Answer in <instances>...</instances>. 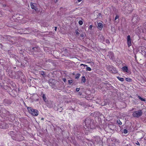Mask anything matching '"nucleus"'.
I'll return each instance as SVG.
<instances>
[{"label": "nucleus", "mask_w": 146, "mask_h": 146, "mask_svg": "<svg viewBox=\"0 0 146 146\" xmlns=\"http://www.w3.org/2000/svg\"><path fill=\"white\" fill-rule=\"evenodd\" d=\"M102 138L98 136H96L94 137L92 140L89 141V145L90 146H94L95 144L102 145Z\"/></svg>", "instance_id": "nucleus-1"}, {"label": "nucleus", "mask_w": 146, "mask_h": 146, "mask_svg": "<svg viewBox=\"0 0 146 146\" xmlns=\"http://www.w3.org/2000/svg\"><path fill=\"white\" fill-rule=\"evenodd\" d=\"M80 76V74L79 73H78L75 76V78L76 79H78Z\"/></svg>", "instance_id": "nucleus-22"}, {"label": "nucleus", "mask_w": 146, "mask_h": 146, "mask_svg": "<svg viewBox=\"0 0 146 146\" xmlns=\"http://www.w3.org/2000/svg\"><path fill=\"white\" fill-rule=\"evenodd\" d=\"M98 13V15H97V18H99L101 16H101V13H98V12H97Z\"/></svg>", "instance_id": "nucleus-31"}, {"label": "nucleus", "mask_w": 146, "mask_h": 146, "mask_svg": "<svg viewBox=\"0 0 146 146\" xmlns=\"http://www.w3.org/2000/svg\"><path fill=\"white\" fill-rule=\"evenodd\" d=\"M41 95L44 101L45 102H46L47 101V100L45 94L43 93V92H42Z\"/></svg>", "instance_id": "nucleus-15"}, {"label": "nucleus", "mask_w": 146, "mask_h": 146, "mask_svg": "<svg viewBox=\"0 0 146 146\" xmlns=\"http://www.w3.org/2000/svg\"><path fill=\"white\" fill-rule=\"evenodd\" d=\"M15 76H17L18 78H21V79L22 77H21V76L23 77L24 79H25L24 78L25 77V76L23 75V74L21 71H17L15 73Z\"/></svg>", "instance_id": "nucleus-6"}, {"label": "nucleus", "mask_w": 146, "mask_h": 146, "mask_svg": "<svg viewBox=\"0 0 146 146\" xmlns=\"http://www.w3.org/2000/svg\"><path fill=\"white\" fill-rule=\"evenodd\" d=\"M100 129L101 130H102L104 132H106L111 133H112V131H112L111 128H100Z\"/></svg>", "instance_id": "nucleus-10"}, {"label": "nucleus", "mask_w": 146, "mask_h": 146, "mask_svg": "<svg viewBox=\"0 0 146 146\" xmlns=\"http://www.w3.org/2000/svg\"><path fill=\"white\" fill-rule=\"evenodd\" d=\"M123 132L124 134H126L127 133L128 131L126 129H124L123 131Z\"/></svg>", "instance_id": "nucleus-29"}, {"label": "nucleus", "mask_w": 146, "mask_h": 146, "mask_svg": "<svg viewBox=\"0 0 146 146\" xmlns=\"http://www.w3.org/2000/svg\"><path fill=\"white\" fill-rule=\"evenodd\" d=\"M98 38L100 40V41L102 42L104 39V38L102 35H99L98 37Z\"/></svg>", "instance_id": "nucleus-13"}, {"label": "nucleus", "mask_w": 146, "mask_h": 146, "mask_svg": "<svg viewBox=\"0 0 146 146\" xmlns=\"http://www.w3.org/2000/svg\"><path fill=\"white\" fill-rule=\"evenodd\" d=\"M87 129H86V131H85V133L86 134H88V130L89 129V128H87Z\"/></svg>", "instance_id": "nucleus-27"}, {"label": "nucleus", "mask_w": 146, "mask_h": 146, "mask_svg": "<svg viewBox=\"0 0 146 146\" xmlns=\"http://www.w3.org/2000/svg\"><path fill=\"white\" fill-rule=\"evenodd\" d=\"M119 17L118 15H117L115 18V20H116L117 19H118Z\"/></svg>", "instance_id": "nucleus-38"}, {"label": "nucleus", "mask_w": 146, "mask_h": 146, "mask_svg": "<svg viewBox=\"0 0 146 146\" xmlns=\"http://www.w3.org/2000/svg\"><path fill=\"white\" fill-rule=\"evenodd\" d=\"M61 110H60L59 111L60 112H61L62 111V110H63V109H62V108H61Z\"/></svg>", "instance_id": "nucleus-50"}, {"label": "nucleus", "mask_w": 146, "mask_h": 146, "mask_svg": "<svg viewBox=\"0 0 146 146\" xmlns=\"http://www.w3.org/2000/svg\"><path fill=\"white\" fill-rule=\"evenodd\" d=\"M56 81L55 79H50L48 80V83L50 86H53L56 84Z\"/></svg>", "instance_id": "nucleus-7"}, {"label": "nucleus", "mask_w": 146, "mask_h": 146, "mask_svg": "<svg viewBox=\"0 0 146 146\" xmlns=\"http://www.w3.org/2000/svg\"><path fill=\"white\" fill-rule=\"evenodd\" d=\"M86 70L91 71V69L90 67H87V68H86Z\"/></svg>", "instance_id": "nucleus-32"}, {"label": "nucleus", "mask_w": 146, "mask_h": 146, "mask_svg": "<svg viewBox=\"0 0 146 146\" xmlns=\"http://www.w3.org/2000/svg\"><path fill=\"white\" fill-rule=\"evenodd\" d=\"M141 51H142V52H143L142 50H141Z\"/></svg>", "instance_id": "nucleus-64"}, {"label": "nucleus", "mask_w": 146, "mask_h": 146, "mask_svg": "<svg viewBox=\"0 0 146 146\" xmlns=\"http://www.w3.org/2000/svg\"><path fill=\"white\" fill-rule=\"evenodd\" d=\"M91 119L89 118L88 117L83 122V125L85 124V125L87 128H91Z\"/></svg>", "instance_id": "nucleus-3"}, {"label": "nucleus", "mask_w": 146, "mask_h": 146, "mask_svg": "<svg viewBox=\"0 0 146 146\" xmlns=\"http://www.w3.org/2000/svg\"><path fill=\"white\" fill-rule=\"evenodd\" d=\"M2 16V13L1 11H0V17Z\"/></svg>", "instance_id": "nucleus-45"}, {"label": "nucleus", "mask_w": 146, "mask_h": 146, "mask_svg": "<svg viewBox=\"0 0 146 146\" xmlns=\"http://www.w3.org/2000/svg\"><path fill=\"white\" fill-rule=\"evenodd\" d=\"M24 104L25 105V102H24Z\"/></svg>", "instance_id": "nucleus-59"}, {"label": "nucleus", "mask_w": 146, "mask_h": 146, "mask_svg": "<svg viewBox=\"0 0 146 146\" xmlns=\"http://www.w3.org/2000/svg\"><path fill=\"white\" fill-rule=\"evenodd\" d=\"M122 69L123 72H128V68L127 66H125L122 67Z\"/></svg>", "instance_id": "nucleus-19"}, {"label": "nucleus", "mask_w": 146, "mask_h": 146, "mask_svg": "<svg viewBox=\"0 0 146 146\" xmlns=\"http://www.w3.org/2000/svg\"><path fill=\"white\" fill-rule=\"evenodd\" d=\"M135 143L136 144L138 145H140V144L139 143V142L138 141H137V142Z\"/></svg>", "instance_id": "nucleus-40"}, {"label": "nucleus", "mask_w": 146, "mask_h": 146, "mask_svg": "<svg viewBox=\"0 0 146 146\" xmlns=\"http://www.w3.org/2000/svg\"><path fill=\"white\" fill-rule=\"evenodd\" d=\"M13 140H19V137H18V135H16V137L15 139H14L13 138H12Z\"/></svg>", "instance_id": "nucleus-30"}, {"label": "nucleus", "mask_w": 146, "mask_h": 146, "mask_svg": "<svg viewBox=\"0 0 146 146\" xmlns=\"http://www.w3.org/2000/svg\"><path fill=\"white\" fill-rule=\"evenodd\" d=\"M113 130H112V131H112V133L113 132Z\"/></svg>", "instance_id": "nucleus-56"}, {"label": "nucleus", "mask_w": 146, "mask_h": 146, "mask_svg": "<svg viewBox=\"0 0 146 146\" xmlns=\"http://www.w3.org/2000/svg\"><path fill=\"white\" fill-rule=\"evenodd\" d=\"M14 73L13 72V71L11 70V71H9V76H11V77H12V76H13V74Z\"/></svg>", "instance_id": "nucleus-21"}, {"label": "nucleus", "mask_w": 146, "mask_h": 146, "mask_svg": "<svg viewBox=\"0 0 146 146\" xmlns=\"http://www.w3.org/2000/svg\"><path fill=\"white\" fill-rule=\"evenodd\" d=\"M63 81L64 82H66V80L65 78H63Z\"/></svg>", "instance_id": "nucleus-41"}, {"label": "nucleus", "mask_w": 146, "mask_h": 146, "mask_svg": "<svg viewBox=\"0 0 146 146\" xmlns=\"http://www.w3.org/2000/svg\"><path fill=\"white\" fill-rule=\"evenodd\" d=\"M111 141L113 142V143H117L118 142L119 140L117 139H116L115 138L113 137L111 138Z\"/></svg>", "instance_id": "nucleus-18"}, {"label": "nucleus", "mask_w": 146, "mask_h": 146, "mask_svg": "<svg viewBox=\"0 0 146 146\" xmlns=\"http://www.w3.org/2000/svg\"><path fill=\"white\" fill-rule=\"evenodd\" d=\"M27 110L33 116H36L38 114V111L37 110L34 109L30 107H27Z\"/></svg>", "instance_id": "nucleus-2"}, {"label": "nucleus", "mask_w": 146, "mask_h": 146, "mask_svg": "<svg viewBox=\"0 0 146 146\" xmlns=\"http://www.w3.org/2000/svg\"><path fill=\"white\" fill-rule=\"evenodd\" d=\"M25 107H27H27H27V106L26 105V104H25Z\"/></svg>", "instance_id": "nucleus-57"}, {"label": "nucleus", "mask_w": 146, "mask_h": 146, "mask_svg": "<svg viewBox=\"0 0 146 146\" xmlns=\"http://www.w3.org/2000/svg\"><path fill=\"white\" fill-rule=\"evenodd\" d=\"M92 25H90L89 27V29H92Z\"/></svg>", "instance_id": "nucleus-44"}, {"label": "nucleus", "mask_w": 146, "mask_h": 146, "mask_svg": "<svg viewBox=\"0 0 146 146\" xmlns=\"http://www.w3.org/2000/svg\"><path fill=\"white\" fill-rule=\"evenodd\" d=\"M80 36L81 37H84V35L83 34H80Z\"/></svg>", "instance_id": "nucleus-43"}, {"label": "nucleus", "mask_w": 146, "mask_h": 146, "mask_svg": "<svg viewBox=\"0 0 146 146\" xmlns=\"http://www.w3.org/2000/svg\"><path fill=\"white\" fill-rule=\"evenodd\" d=\"M12 102L10 100L5 99L4 100V103L5 105L11 104Z\"/></svg>", "instance_id": "nucleus-12"}, {"label": "nucleus", "mask_w": 146, "mask_h": 146, "mask_svg": "<svg viewBox=\"0 0 146 146\" xmlns=\"http://www.w3.org/2000/svg\"><path fill=\"white\" fill-rule=\"evenodd\" d=\"M79 24L80 25H82L83 24V22L81 20H80L78 22Z\"/></svg>", "instance_id": "nucleus-28"}, {"label": "nucleus", "mask_w": 146, "mask_h": 146, "mask_svg": "<svg viewBox=\"0 0 146 146\" xmlns=\"http://www.w3.org/2000/svg\"><path fill=\"white\" fill-rule=\"evenodd\" d=\"M135 59H136V56H135Z\"/></svg>", "instance_id": "nucleus-60"}, {"label": "nucleus", "mask_w": 146, "mask_h": 146, "mask_svg": "<svg viewBox=\"0 0 146 146\" xmlns=\"http://www.w3.org/2000/svg\"><path fill=\"white\" fill-rule=\"evenodd\" d=\"M30 6L32 9H34L36 11V7L34 5L33 3H30Z\"/></svg>", "instance_id": "nucleus-17"}, {"label": "nucleus", "mask_w": 146, "mask_h": 146, "mask_svg": "<svg viewBox=\"0 0 146 146\" xmlns=\"http://www.w3.org/2000/svg\"><path fill=\"white\" fill-rule=\"evenodd\" d=\"M25 107H27H27H27V106L26 105V104H25Z\"/></svg>", "instance_id": "nucleus-58"}, {"label": "nucleus", "mask_w": 146, "mask_h": 146, "mask_svg": "<svg viewBox=\"0 0 146 146\" xmlns=\"http://www.w3.org/2000/svg\"><path fill=\"white\" fill-rule=\"evenodd\" d=\"M127 45L129 47L131 45V39L130 36V35H128L127 36Z\"/></svg>", "instance_id": "nucleus-11"}, {"label": "nucleus", "mask_w": 146, "mask_h": 146, "mask_svg": "<svg viewBox=\"0 0 146 146\" xmlns=\"http://www.w3.org/2000/svg\"><path fill=\"white\" fill-rule=\"evenodd\" d=\"M81 83H84L86 82V78L84 76H82L81 78Z\"/></svg>", "instance_id": "nucleus-20"}, {"label": "nucleus", "mask_w": 146, "mask_h": 146, "mask_svg": "<svg viewBox=\"0 0 146 146\" xmlns=\"http://www.w3.org/2000/svg\"><path fill=\"white\" fill-rule=\"evenodd\" d=\"M68 83L69 84H70L72 82V80H69L68 81Z\"/></svg>", "instance_id": "nucleus-34"}, {"label": "nucleus", "mask_w": 146, "mask_h": 146, "mask_svg": "<svg viewBox=\"0 0 146 146\" xmlns=\"http://www.w3.org/2000/svg\"><path fill=\"white\" fill-rule=\"evenodd\" d=\"M106 85L107 86H109L110 87H112V86H111V84H110L108 83H106Z\"/></svg>", "instance_id": "nucleus-35"}, {"label": "nucleus", "mask_w": 146, "mask_h": 146, "mask_svg": "<svg viewBox=\"0 0 146 146\" xmlns=\"http://www.w3.org/2000/svg\"><path fill=\"white\" fill-rule=\"evenodd\" d=\"M11 37L9 35H5L3 37V38L6 40H7L11 41Z\"/></svg>", "instance_id": "nucleus-14"}, {"label": "nucleus", "mask_w": 146, "mask_h": 146, "mask_svg": "<svg viewBox=\"0 0 146 146\" xmlns=\"http://www.w3.org/2000/svg\"><path fill=\"white\" fill-rule=\"evenodd\" d=\"M143 112L141 110L134 111L132 114V115L134 117L138 118L142 115Z\"/></svg>", "instance_id": "nucleus-4"}, {"label": "nucleus", "mask_w": 146, "mask_h": 146, "mask_svg": "<svg viewBox=\"0 0 146 146\" xmlns=\"http://www.w3.org/2000/svg\"><path fill=\"white\" fill-rule=\"evenodd\" d=\"M109 53V54H110L111 55V58H113V53H112V52H110Z\"/></svg>", "instance_id": "nucleus-33"}, {"label": "nucleus", "mask_w": 146, "mask_h": 146, "mask_svg": "<svg viewBox=\"0 0 146 146\" xmlns=\"http://www.w3.org/2000/svg\"><path fill=\"white\" fill-rule=\"evenodd\" d=\"M44 119V118H41V120H43Z\"/></svg>", "instance_id": "nucleus-55"}, {"label": "nucleus", "mask_w": 146, "mask_h": 146, "mask_svg": "<svg viewBox=\"0 0 146 146\" xmlns=\"http://www.w3.org/2000/svg\"><path fill=\"white\" fill-rule=\"evenodd\" d=\"M98 27L100 30H102V29L103 26V24L101 23H99L98 24Z\"/></svg>", "instance_id": "nucleus-16"}, {"label": "nucleus", "mask_w": 146, "mask_h": 146, "mask_svg": "<svg viewBox=\"0 0 146 146\" xmlns=\"http://www.w3.org/2000/svg\"><path fill=\"white\" fill-rule=\"evenodd\" d=\"M75 11V9H73V10H72L71 11H70V13H72L74 11Z\"/></svg>", "instance_id": "nucleus-46"}, {"label": "nucleus", "mask_w": 146, "mask_h": 146, "mask_svg": "<svg viewBox=\"0 0 146 146\" xmlns=\"http://www.w3.org/2000/svg\"><path fill=\"white\" fill-rule=\"evenodd\" d=\"M39 74L41 75L42 76V77L43 78H44L47 76V71H44L43 70L40 71Z\"/></svg>", "instance_id": "nucleus-9"}, {"label": "nucleus", "mask_w": 146, "mask_h": 146, "mask_svg": "<svg viewBox=\"0 0 146 146\" xmlns=\"http://www.w3.org/2000/svg\"><path fill=\"white\" fill-rule=\"evenodd\" d=\"M3 6H6V5H3Z\"/></svg>", "instance_id": "nucleus-62"}, {"label": "nucleus", "mask_w": 146, "mask_h": 146, "mask_svg": "<svg viewBox=\"0 0 146 146\" xmlns=\"http://www.w3.org/2000/svg\"><path fill=\"white\" fill-rule=\"evenodd\" d=\"M84 64H80V66H84Z\"/></svg>", "instance_id": "nucleus-53"}, {"label": "nucleus", "mask_w": 146, "mask_h": 146, "mask_svg": "<svg viewBox=\"0 0 146 146\" xmlns=\"http://www.w3.org/2000/svg\"><path fill=\"white\" fill-rule=\"evenodd\" d=\"M84 67H87L88 66L87 65L85 64H84Z\"/></svg>", "instance_id": "nucleus-51"}, {"label": "nucleus", "mask_w": 146, "mask_h": 146, "mask_svg": "<svg viewBox=\"0 0 146 146\" xmlns=\"http://www.w3.org/2000/svg\"><path fill=\"white\" fill-rule=\"evenodd\" d=\"M80 127V126H79V125H76V128H78V127Z\"/></svg>", "instance_id": "nucleus-49"}, {"label": "nucleus", "mask_w": 146, "mask_h": 146, "mask_svg": "<svg viewBox=\"0 0 146 146\" xmlns=\"http://www.w3.org/2000/svg\"><path fill=\"white\" fill-rule=\"evenodd\" d=\"M82 0H78L76 2L77 3H79L81 2Z\"/></svg>", "instance_id": "nucleus-47"}, {"label": "nucleus", "mask_w": 146, "mask_h": 146, "mask_svg": "<svg viewBox=\"0 0 146 146\" xmlns=\"http://www.w3.org/2000/svg\"><path fill=\"white\" fill-rule=\"evenodd\" d=\"M55 28V29H54V30H55V31H56V30H57V27H55V28Z\"/></svg>", "instance_id": "nucleus-48"}, {"label": "nucleus", "mask_w": 146, "mask_h": 146, "mask_svg": "<svg viewBox=\"0 0 146 146\" xmlns=\"http://www.w3.org/2000/svg\"><path fill=\"white\" fill-rule=\"evenodd\" d=\"M3 6H6V5H3Z\"/></svg>", "instance_id": "nucleus-61"}, {"label": "nucleus", "mask_w": 146, "mask_h": 146, "mask_svg": "<svg viewBox=\"0 0 146 146\" xmlns=\"http://www.w3.org/2000/svg\"><path fill=\"white\" fill-rule=\"evenodd\" d=\"M80 90V89L79 88H76V91L78 92H79V91Z\"/></svg>", "instance_id": "nucleus-39"}, {"label": "nucleus", "mask_w": 146, "mask_h": 146, "mask_svg": "<svg viewBox=\"0 0 146 146\" xmlns=\"http://www.w3.org/2000/svg\"><path fill=\"white\" fill-rule=\"evenodd\" d=\"M106 43H107L108 44H109L110 43V41L108 39L106 40Z\"/></svg>", "instance_id": "nucleus-37"}, {"label": "nucleus", "mask_w": 146, "mask_h": 146, "mask_svg": "<svg viewBox=\"0 0 146 146\" xmlns=\"http://www.w3.org/2000/svg\"><path fill=\"white\" fill-rule=\"evenodd\" d=\"M44 50H45V48H44Z\"/></svg>", "instance_id": "nucleus-63"}, {"label": "nucleus", "mask_w": 146, "mask_h": 146, "mask_svg": "<svg viewBox=\"0 0 146 146\" xmlns=\"http://www.w3.org/2000/svg\"><path fill=\"white\" fill-rule=\"evenodd\" d=\"M106 104L105 103H104V104L102 105L103 106H104Z\"/></svg>", "instance_id": "nucleus-54"}, {"label": "nucleus", "mask_w": 146, "mask_h": 146, "mask_svg": "<svg viewBox=\"0 0 146 146\" xmlns=\"http://www.w3.org/2000/svg\"><path fill=\"white\" fill-rule=\"evenodd\" d=\"M31 50L33 52H40V48L37 46L30 48Z\"/></svg>", "instance_id": "nucleus-5"}, {"label": "nucleus", "mask_w": 146, "mask_h": 146, "mask_svg": "<svg viewBox=\"0 0 146 146\" xmlns=\"http://www.w3.org/2000/svg\"><path fill=\"white\" fill-rule=\"evenodd\" d=\"M75 33H76V35H79V33L78 32V31H76Z\"/></svg>", "instance_id": "nucleus-36"}, {"label": "nucleus", "mask_w": 146, "mask_h": 146, "mask_svg": "<svg viewBox=\"0 0 146 146\" xmlns=\"http://www.w3.org/2000/svg\"><path fill=\"white\" fill-rule=\"evenodd\" d=\"M125 80L126 81L129 82H131L132 80L131 78H125Z\"/></svg>", "instance_id": "nucleus-25"}, {"label": "nucleus", "mask_w": 146, "mask_h": 146, "mask_svg": "<svg viewBox=\"0 0 146 146\" xmlns=\"http://www.w3.org/2000/svg\"><path fill=\"white\" fill-rule=\"evenodd\" d=\"M117 123L119 125H121L122 123L121 121L119 119H118L117 120Z\"/></svg>", "instance_id": "nucleus-26"}, {"label": "nucleus", "mask_w": 146, "mask_h": 146, "mask_svg": "<svg viewBox=\"0 0 146 146\" xmlns=\"http://www.w3.org/2000/svg\"><path fill=\"white\" fill-rule=\"evenodd\" d=\"M138 97L139 98V99L140 100H141L142 101H146L145 99H144L142 98H141V97H140L139 96H138Z\"/></svg>", "instance_id": "nucleus-23"}, {"label": "nucleus", "mask_w": 146, "mask_h": 146, "mask_svg": "<svg viewBox=\"0 0 146 146\" xmlns=\"http://www.w3.org/2000/svg\"><path fill=\"white\" fill-rule=\"evenodd\" d=\"M58 1V0H54V2H56Z\"/></svg>", "instance_id": "nucleus-52"}, {"label": "nucleus", "mask_w": 146, "mask_h": 146, "mask_svg": "<svg viewBox=\"0 0 146 146\" xmlns=\"http://www.w3.org/2000/svg\"><path fill=\"white\" fill-rule=\"evenodd\" d=\"M117 78L121 82H123L124 80V79L123 78H120L119 76H117Z\"/></svg>", "instance_id": "nucleus-24"}, {"label": "nucleus", "mask_w": 146, "mask_h": 146, "mask_svg": "<svg viewBox=\"0 0 146 146\" xmlns=\"http://www.w3.org/2000/svg\"><path fill=\"white\" fill-rule=\"evenodd\" d=\"M143 122L145 123H146V117H145L143 121Z\"/></svg>", "instance_id": "nucleus-42"}, {"label": "nucleus", "mask_w": 146, "mask_h": 146, "mask_svg": "<svg viewBox=\"0 0 146 146\" xmlns=\"http://www.w3.org/2000/svg\"><path fill=\"white\" fill-rule=\"evenodd\" d=\"M109 69L110 72L113 74H116L117 72L116 68L113 66L110 67Z\"/></svg>", "instance_id": "nucleus-8"}]
</instances>
